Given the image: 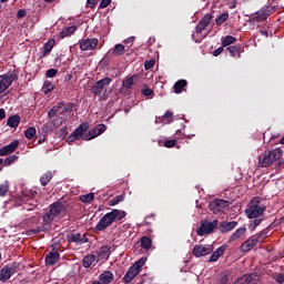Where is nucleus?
<instances>
[{"mask_svg":"<svg viewBox=\"0 0 284 284\" xmlns=\"http://www.w3.org/2000/svg\"><path fill=\"white\" fill-rule=\"evenodd\" d=\"M128 216V213L125 211H121L119 209H113L111 212L104 214L98 224L94 227V232H103V230H108L112 223L116 221H123Z\"/></svg>","mask_w":284,"mask_h":284,"instance_id":"obj_1","label":"nucleus"},{"mask_svg":"<svg viewBox=\"0 0 284 284\" xmlns=\"http://www.w3.org/2000/svg\"><path fill=\"white\" fill-rule=\"evenodd\" d=\"M265 210L266 206L263 204L261 197L255 196L250 201L245 214L247 219H260L265 214Z\"/></svg>","mask_w":284,"mask_h":284,"instance_id":"obj_2","label":"nucleus"},{"mask_svg":"<svg viewBox=\"0 0 284 284\" xmlns=\"http://www.w3.org/2000/svg\"><path fill=\"white\" fill-rule=\"evenodd\" d=\"M283 156V149L276 148L271 151H264V153L258 156V166L260 168H270V165L276 163L278 159Z\"/></svg>","mask_w":284,"mask_h":284,"instance_id":"obj_3","label":"nucleus"},{"mask_svg":"<svg viewBox=\"0 0 284 284\" xmlns=\"http://www.w3.org/2000/svg\"><path fill=\"white\" fill-rule=\"evenodd\" d=\"M13 81H19V75L14 71L0 75V94H3L12 85Z\"/></svg>","mask_w":284,"mask_h":284,"instance_id":"obj_4","label":"nucleus"},{"mask_svg":"<svg viewBox=\"0 0 284 284\" xmlns=\"http://www.w3.org/2000/svg\"><path fill=\"white\" fill-rule=\"evenodd\" d=\"M219 225V220H214L213 222L202 220L200 222V226L196 229L197 236H205V234H212L216 226Z\"/></svg>","mask_w":284,"mask_h":284,"instance_id":"obj_5","label":"nucleus"},{"mask_svg":"<svg viewBox=\"0 0 284 284\" xmlns=\"http://www.w3.org/2000/svg\"><path fill=\"white\" fill-rule=\"evenodd\" d=\"M273 12H276V7H263L261 10L253 13L252 19L256 21V23H263Z\"/></svg>","mask_w":284,"mask_h":284,"instance_id":"obj_6","label":"nucleus"},{"mask_svg":"<svg viewBox=\"0 0 284 284\" xmlns=\"http://www.w3.org/2000/svg\"><path fill=\"white\" fill-rule=\"evenodd\" d=\"M225 207H230V201L215 199L209 203V210L213 212V214L224 212Z\"/></svg>","mask_w":284,"mask_h":284,"instance_id":"obj_7","label":"nucleus"},{"mask_svg":"<svg viewBox=\"0 0 284 284\" xmlns=\"http://www.w3.org/2000/svg\"><path fill=\"white\" fill-rule=\"evenodd\" d=\"M90 128V124H88V122H84L82 124H80L74 132H72L69 136H68V143H74L75 141H79V139H81V136H84L83 134H85V132H88Z\"/></svg>","mask_w":284,"mask_h":284,"instance_id":"obj_8","label":"nucleus"},{"mask_svg":"<svg viewBox=\"0 0 284 284\" xmlns=\"http://www.w3.org/2000/svg\"><path fill=\"white\" fill-rule=\"evenodd\" d=\"M110 83H112V78H103L91 87V92L95 94V97H101V94H103V90L106 85H110Z\"/></svg>","mask_w":284,"mask_h":284,"instance_id":"obj_9","label":"nucleus"},{"mask_svg":"<svg viewBox=\"0 0 284 284\" xmlns=\"http://www.w3.org/2000/svg\"><path fill=\"white\" fill-rule=\"evenodd\" d=\"M193 256L196 258H201V256H207V254H212V247L210 245L197 244L192 250Z\"/></svg>","mask_w":284,"mask_h":284,"instance_id":"obj_10","label":"nucleus"},{"mask_svg":"<svg viewBox=\"0 0 284 284\" xmlns=\"http://www.w3.org/2000/svg\"><path fill=\"white\" fill-rule=\"evenodd\" d=\"M255 245H258V242H256L253 235L248 240H246L244 243L241 244L240 252L247 254V252H252V250H254Z\"/></svg>","mask_w":284,"mask_h":284,"instance_id":"obj_11","label":"nucleus"},{"mask_svg":"<svg viewBox=\"0 0 284 284\" xmlns=\"http://www.w3.org/2000/svg\"><path fill=\"white\" fill-rule=\"evenodd\" d=\"M19 148L18 140H13L10 144H7L0 149V156H8Z\"/></svg>","mask_w":284,"mask_h":284,"instance_id":"obj_12","label":"nucleus"},{"mask_svg":"<svg viewBox=\"0 0 284 284\" xmlns=\"http://www.w3.org/2000/svg\"><path fill=\"white\" fill-rule=\"evenodd\" d=\"M69 243H79L83 245L88 243L90 240L85 235H81V233H71L67 236Z\"/></svg>","mask_w":284,"mask_h":284,"instance_id":"obj_13","label":"nucleus"},{"mask_svg":"<svg viewBox=\"0 0 284 284\" xmlns=\"http://www.w3.org/2000/svg\"><path fill=\"white\" fill-rule=\"evenodd\" d=\"M99 45L98 39H85L80 42V50L88 51L94 50Z\"/></svg>","mask_w":284,"mask_h":284,"instance_id":"obj_14","label":"nucleus"},{"mask_svg":"<svg viewBox=\"0 0 284 284\" xmlns=\"http://www.w3.org/2000/svg\"><path fill=\"white\" fill-rule=\"evenodd\" d=\"M247 233V227L242 226L237 229L230 237H229V243H234L235 241H241L243 236Z\"/></svg>","mask_w":284,"mask_h":284,"instance_id":"obj_15","label":"nucleus"},{"mask_svg":"<svg viewBox=\"0 0 284 284\" xmlns=\"http://www.w3.org/2000/svg\"><path fill=\"white\" fill-rule=\"evenodd\" d=\"M225 250H227L225 245L217 247L210 256L209 263H216L225 254Z\"/></svg>","mask_w":284,"mask_h":284,"instance_id":"obj_16","label":"nucleus"},{"mask_svg":"<svg viewBox=\"0 0 284 284\" xmlns=\"http://www.w3.org/2000/svg\"><path fill=\"white\" fill-rule=\"evenodd\" d=\"M139 276V273L136 272V267L130 266L125 275L123 276L122 281L126 284L132 283L134 278Z\"/></svg>","mask_w":284,"mask_h":284,"instance_id":"obj_17","label":"nucleus"},{"mask_svg":"<svg viewBox=\"0 0 284 284\" xmlns=\"http://www.w3.org/2000/svg\"><path fill=\"white\" fill-rule=\"evenodd\" d=\"M236 225H239V222L236 221H232V222H222L220 225V232L222 234H225L227 232H232V230H234L236 227Z\"/></svg>","mask_w":284,"mask_h":284,"instance_id":"obj_18","label":"nucleus"},{"mask_svg":"<svg viewBox=\"0 0 284 284\" xmlns=\"http://www.w3.org/2000/svg\"><path fill=\"white\" fill-rule=\"evenodd\" d=\"M49 212L54 215V217H59L61 212H63V203L54 202L50 204Z\"/></svg>","mask_w":284,"mask_h":284,"instance_id":"obj_19","label":"nucleus"},{"mask_svg":"<svg viewBox=\"0 0 284 284\" xmlns=\"http://www.w3.org/2000/svg\"><path fill=\"white\" fill-rule=\"evenodd\" d=\"M59 258H61V254H59V252L57 251H52L47 254L45 263L47 265H54L59 261Z\"/></svg>","mask_w":284,"mask_h":284,"instance_id":"obj_20","label":"nucleus"},{"mask_svg":"<svg viewBox=\"0 0 284 284\" xmlns=\"http://www.w3.org/2000/svg\"><path fill=\"white\" fill-rule=\"evenodd\" d=\"M101 284H110L114 281V273L110 271H105L99 276Z\"/></svg>","mask_w":284,"mask_h":284,"instance_id":"obj_21","label":"nucleus"},{"mask_svg":"<svg viewBox=\"0 0 284 284\" xmlns=\"http://www.w3.org/2000/svg\"><path fill=\"white\" fill-rule=\"evenodd\" d=\"M110 250H112V247L109 246V245L101 246V247L99 248V251H98V258H99L100 261H103V260H105V258H110V254H111V251H110Z\"/></svg>","mask_w":284,"mask_h":284,"instance_id":"obj_22","label":"nucleus"},{"mask_svg":"<svg viewBox=\"0 0 284 284\" xmlns=\"http://www.w3.org/2000/svg\"><path fill=\"white\" fill-rule=\"evenodd\" d=\"M57 41L54 39L49 40L48 42H45V44L43 45L40 59H43V57H45V54H50V52H52V48H54Z\"/></svg>","mask_w":284,"mask_h":284,"instance_id":"obj_23","label":"nucleus"},{"mask_svg":"<svg viewBox=\"0 0 284 284\" xmlns=\"http://www.w3.org/2000/svg\"><path fill=\"white\" fill-rule=\"evenodd\" d=\"M19 123H21V115L14 114L8 118L7 125L9 128H19Z\"/></svg>","mask_w":284,"mask_h":284,"instance_id":"obj_24","label":"nucleus"},{"mask_svg":"<svg viewBox=\"0 0 284 284\" xmlns=\"http://www.w3.org/2000/svg\"><path fill=\"white\" fill-rule=\"evenodd\" d=\"M268 234H270V229H264L257 234L253 235V237L257 243H265V239H267Z\"/></svg>","mask_w":284,"mask_h":284,"instance_id":"obj_25","label":"nucleus"},{"mask_svg":"<svg viewBox=\"0 0 284 284\" xmlns=\"http://www.w3.org/2000/svg\"><path fill=\"white\" fill-rule=\"evenodd\" d=\"M172 111H166L162 116L155 119V123H172Z\"/></svg>","mask_w":284,"mask_h":284,"instance_id":"obj_26","label":"nucleus"},{"mask_svg":"<svg viewBox=\"0 0 284 284\" xmlns=\"http://www.w3.org/2000/svg\"><path fill=\"white\" fill-rule=\"evenodd\" d=\"M226 52H229L231 57H239V59H241V52H243V48L231 45L226 48Z\"/></svg>","mask_w":284,"mask_h":284,"instance_id":"obj_27","label":"nucleus"},{"mask_svg":"<svg viewBox=\"0 0 284 284\" xmlns=\"http://www.w3.org/2000/svg\"><path fill=\"white\" fill-rule=\"evenodd\" d=\"M53 174H52V171H47L45 173H43L41 176H40V183L43 187H45V185H48V183H50V181H52L53 179Z\"/></svg>","mask_w":284,"mask_h":284,"instance_id":"obj_28","label":"nucleus"},{"mask_svg":"<svg viewBox=\"0 0 284 284\" xmlns=\"http://www.w3.org/2000/svg\"><path fill=\"white\" fill-rule=\"evenodd\" d=\"M264 221H265V217H255L251 220L248 223V230L251 232H254L258 227V225H261V223H263Z\"/></svg>","mask_w":284,"mask_h":284,"instance_id":"obj_29","label":"nucleus"},{"mask_svg":"<svg viewBox=\"0 0 284 284\" xmlns=\"http://www.w3.org/2000/svg\"><path fill=\"white\" fill-rule=\"evenodd\" d=\"M134 79H136V75L125 78L122 81V90H132V87L134 85Z\"/></svg>","mask_w":284,"mask_h":284,"instance_id":"obj_30","label":"nucleus"},{"mask_svg":"<svg viewBox=\"0 0 284 284\" xmlns=\"http://www.w3.org/2000/svg\"><path fill=\"white\" fill-rule=\"evenodd\" d=\"M12 276V273L10 272V268L7 266L2 267L0 270V281L6 283V281H10V277Z\"/></svg>","mask_w":284,"mask_h":284,"instance_id":"obj_31","label":"nucleus"},{"mask_svg":"<svg viewBox=\"0 0 284 284\" xmlns=\"http://www.w3.org/2000/svg\"><path fill=\"white\" fill-rule=\"evenodd\" d=\"M187 87V80H179L174 83V92L175 94H181L183 92V88Z\"/></svg>","mask_w":284,"mask_h":284,"instance_id":"obj_32","label":"nucleus"},{"mask_svg":"<svg viewBox=\"0 0 284 284\" xmlns=\"http://www.w3.org/2000/svg\"><path fill=\"white\" fill-rule=\"evenodd\" d=\"M74 32H77V26L68 27L61 31L59 39H65V37H70V34H74Z\"/></svg>","mask_w":284,"mask_h":284,"instance_id":"obj_33","label":"nucleus"},{"mask_svg":"<svg viewBox=\"0 0 284 284\" xmlns=\"http://www.w3.org/2000/svg\"><path fill=\"white\" fill-rule=\"evenodd\" d=\"M97 261V256L93 254H89L87 256L83 257L82 260V265L88 268L92 266V263H94Z\"/></svg>","mask_w":284,"mask_h":284,"instance_id":"obj_34","label":"nucleus"},{"mask_svg":"<svg viewBox=\"0 0 284 284\" xmlns=\"http://www.w3.org/2000/svg\"><path fill=\"white\" fill-rule=\"evenodd\" d=\"M63 108V102L58 103L57 105L52 106L48 112L49 119H54L57 116V112Z\"/></svg>","mask_w":284,"mask_h":284,"instance_id":"obj_35","label":"nucleus"},{"mask_svg":"<svg viewBox=\"0 0 284 284\" xmlns=\"http://www.w3.org/2000/svg\"><path fill=\"white\" fill-rule=\"evenodd\" d=\"M99 136V133L97 131V126L89 130V132L82 138L83 141H92V139H97Z\"/></svg>","mask_w":284,"mask_h":284,"instance_id":"obj_36","label":"nucleus"},{"mask_svg":"<svg viewBox=\"0 0 284 284\" xmlns=\"http://www.w3.org/2000/svg\"><path fill=\"white\" fill-rule=\"evenodd\" d=\"M141 243V247H143V250H150V247H152V239L148 237V236H142L140 240Z\"/></svg>","mask_w":284,"mask_h":284,"instance_id":"obj_37","label":"nucleus"},{"mask_svg":"<svg viewBox=\"0 0 284 284\" xmlns=\"http://www.w3.org/2000/svg\"><path fill=\"white\" fill-rule=\"evenodd\" d=\"M112 52H113L114 57H121L125 52V45L118 43L114 45Z\"/></svg>","mask_w":284,"mask_h":284,"instance_id":"obj_38","label":"nucleus"},{"mask_svg":"<svg viewBox=\"0 0 284 284\" xmlns=\"http://www.w3.org/2000/svg\"><path fill=\"white\" fill-rule=\"evenodd\" d=\"M24 136L29 141H32L34 136H37V129L34 126H30L24 131Z\"/></svg>","mask_w":284,"mask_h":284,"instance_id":"obj_39","label":"nucleus"},{"mask_svg":"<svg viewBox=\"0 0 284 284\" xmlns=\"http://www.w3.org/2000/svg\"><path fill=\"white\" fill-rule=\"evenodd\" d=\"M123 201H125V196L116 195L109 201V205L110 207H114V205H119V203H123Z\"/></svg>","mask_w":284,"mask_h":284,"instance_id":"obj_40","label":"nucleus"},{"mask_svg":"<svg viewBox=\"0 0 284 284\" xmlns=\"http://www.w3.org/2000/svg\"><path fill=\"white\" fill-rule=\"evenodd\" d=\"M54 215L48 211L43 216H42V223L43 225H50V223H52V221H54Z\"/></svg>","mask_w":284,"mask_h":284,"instance_id":"obj_41","label":"nucleus"},{"mask_svg":"<svg viewBox=\"0 0 284 284\" xmlns=\"http://www.w3.org/2000/svg\"><path fill=\"white\" fill-rule=\"evenodd\" d=\"M232 43H236V38L234 36H226L222 40L223 48H227V45H232Z\"/></svg>","mask_w":284,"mask_h":284,"instance_id":"obj_42","label":"nucleus"},{"mask_svg":"<svg viewBox=\"0 0 284 284\" xmlns=\"http://www.w3.org/2000/svg\"><path fill=\"white\" fill-rule=\"evenodd\" d=\"M42 90L44 94H50V92L54 90V84H52V82H50L49 80H45Z\"/></svg>","mask_w":284,"mask_h":284,"instance_id":"obj_43","label":"nucleus"},{"mask_svg":"<svg viewBox=\"0 0 284 284\" xmlns=\"http://www.w3.org/2000/svg\"><path fill=\"white\" fill-rule=\"evenodd\" d=\"M230 19V13L225 12L220 14L216 19H215V23L216 26H223V23H225V21H227Z\"/></svg>","mask_w":284,"mask_h":284,"instance_id":"obj_44","label":"nucleus"},{"mask_svg":"<svg viewBox=\"0 0 284 284\" xmlns=\"http://www.w3.org/2000/svg\"><path fill=\"white\" fill-rule=\"evenodd\" d=\"M7 267L9 270V272L12 274H17L19 267H21V263L19 262H12L10 264H7Z\"/></svg>","mask_w":284,"mask_h":284,"instance_id":"obj_45","label":"nucleus"},{"mask_svg":"<svg viewBox=\"0 0 284 284\" xmlns=\"http://www.w3.org/2000/svg\"><path fill=\"white\" fill-rule=\"evenodd\" d=\"M81 203H92L94 201V193H88L80 196Z\"/></svg>","mask_w":284,"mask_h":284,"instance_id":"obj_46","label":"nucleus"},{"mask_svg":"<svg viewBox=\"0 0 284 284\" xmlns=\"http://www.w3.org/2000/svg\"><path fill=\"white\" fill-rule=\"evenodd\" d=\"M9 191H10V184L8 183V181L0 184V196H6V194H8Z\"/></svg>","mask_w":284,"mask_h":284,"instance_id":"obj_47","label":"nucleus"},{"mask_svg":"<svg viewBox=\"0 0 284 284\" xmlns=\"http://www.w3.org/2000/svg\"><path fill=\"white\" fill-rule=\"evenodd\" d=\"M212 21V13H206L201 20L200 22L203 24L204 28H207V26L211 23Z\"/></svg>","mask_w":284,"mask_h":284,"instance_id":"obj_48","label":"nucleus"},{"mask_svg":"<svg viewBox=\"0 0 284 284\" xmlns=\"http://www.w3.org/2000/svg\"><path fill=\"white\" fill-rule=\"evenodd\" d=\"M141 92L144 97H152L154 94V90L150 89L148 85H144V88L141 89Z\"/></svg>","mask_w":284,"mask_h":284,"instance_id":"obj_49","label":"nucleus"},{"mask_svg":"<svg viewBox=\"0 0 284 284\" xmlns=\"http://www.w3.org/2000/svg\"><path fill=\"white\" fill-rule=\"evenodd\" d=\"M17 159H19L18 155H10V156H8L2 163H3L6 166L12 165V163H13L14 161H17Z\"/></svg>","mask_w":284,"mask_h":284,"instance_id":"obj_50","label":"nucleus"},{"mask_svg":"<svg viewBox=\"0 0 284 284\" xmlns=\"http://www.w3.org/2000/svg\"><path fill=\"white\" fill-rule=\"evenodd\" d=\"M143 265H145V260L141 258L136 261L131 267H135L136 272L139 273L141 272V267H143Z\"/></svg>","mask_w":284,"mask_h":284,"instance_id":"obj_51","label":"nucleus"},{"mask_svg":"<svg viewBox=\"0 0 284 284\" xmlns=\"http://www.w3.org/2000/svg\"><path fill=\"white\" fill-rule=\"evenodd\" d=\"M58 73H59V70H57V69H49L45 72V77H48L49 79H52V78L57 77Z\"/></svg>","mask_w":284,"mask_h":284,"instance_id":"obj_52","label":"nucleus"},{"mask_svg":"<svg viewBox=\"0 0 284 284\" xmlns=\"http://www.w3.org/2000/svg\"><path fill=\"white\" fill-rule=\"evenodd\" d=\"M95 130L98 132V136H101V134H103V132H105V130H108V126H105V124H98L95 126Z\"/></svg>","mask_w":284,"mask_h":284,"instance_id":"obj_53","label":"nucleus"},{"mask_svg":"<svg viewBox=\"0 0 284 284\" xmlns=\"http://www.w3.org/2000/svg\"><path fill=\"white\" fill-rule=\"evenodd\" d=\"M155 63H156V61H154V60H146L144 62L145 70H152V68H154Z\"/></svg>","mask_w":284,"mask_h":284,"instance_id":"obj_54","label":"nucleus"},{"mask_svg":"<svg viewBox=\"0 0 284 284\" xmlns=\"http://www.w3.org/2000/svg\"><path fill=\"white\" fill-rule=\"evenodd\" d=\"M164 148H174L176 145V140H166L163 142Z\"/></svg>","mask_w":284,"mask_h":284,"instance_id":"obj_55","label":"nucleus"},{"mask_svg":"<svg viewBox=\"0 0 284 284\" xmlns=\"http://www.w3.org/2000/svg\"><path fill=\"white\" fill-rule=\"evenodd\" d=\"M204 30H205V27H204V26L202 24V22L200 21V22L196 24V28H195L196 34H201Z\"/></svg>","mask_w":284,"mask_h":284,"instance_id":"obj_56","label":"nucleus"},{"mask_svg":"<svg viewBox=\"0 0 284 284\" xmlns=\"http://www.w3.org/2000/svg\"><path fill=\"white\" fill-rule=\"evenodd\" d=\"M230 281V275L227 274H222L221 277H220V283L221 284H227Z\"/></svg>","mask_w":284,"mask_h":284,"instance_id":"obj_57","label":"nucleus"},{"mask_svg":"<svg viewBox=\"0 0 284 284\" xmlns=\"http://www.w3.org/2000/svg\"><path fill=\"white\" fill-rule=\"evenodd\" d=\"M26 14H28V11H26V9H20L17 12V19H23V17H26Z\"/></svg>","mask_w":284,"mask_h":284,"instance_id":"obj_58","label":"nucleus"},{"mask_svg":"<svg viewBox=\"0 0 284 284\" xmlns=\"http://www.w3.org/2000/svg\"><path fill=\"white\" fill-rule=\"evenodd\" d=\"M223 50H225V47H219L217 49H215L214 51H213V57H220L221 55V53L223 52Z\"/></svg>","mask_w":284,"mask_h":284,"instance_id":"obj_59","label":"nucleus"},{"mask_svg":"<svg viewBox=\"0 0 284 284\" xmlns=\"http://www.w3.org/2000/svg\"><path fill=\"white\" fill-rule=\"evenodd\" d=\"M74 109V104L73 103H69L67 106H64L62 109V114H65V112H70Z\"/></svg>","mask_w":284,"mask_h":284,"instance_id":"obj_60","label":"nucleus"},{"mask_svg":"<svg viewBox=\"0 0 284 284\" xmlns=\"http://www.w3.org/2000/svg\"><path fill=\"white\" fill-rule=\"evenodd\" d=\"M59 134L65 139V136H68V126H62L59 131Z\"/></svg>","mask_w":284,"mask_h":284,"instance_id":"obj_61","label":"nucleus"},{"mask_svg":"<svg viewBox=\"0 0 284 284\" xmlns=\"http://www.w3.org/2000/svg\"><path fill=\"white\" fill-rule=\"evenodd\" d=\"M97 3V0H87V8H95Z\"/></svg>","mask_w":284,"mask_h":284,"instance_id":"obj_62","label":"nucleus"},{"mask_svg":"<svg viewBox=\"0 0 284 284\" xmlns=\"http://www.w3.org/2000/svg\"><path fill=\"white\" fill-rule=\"evenodd\" d=\"M110 3H112V0H101L100 2V8H108V6H110Z\"/></svg>","mask_w":284,"mask_h":284,"instance_id":"obj_63","label":"nucleus"},{"mask_svg":"<svg viewBox=\"0 0 284 284\" xmlns=\"http://www.w3.org/2000/svg\"><path fill=\"white\" fill-rule=\"evenodd\" d=\"M276 282L280 283V284H283V283H284V273H280V274L276 276Z\"/></svg>","mask_w":284,"mask_h":284,"instance_id":"obj_64","label":"nucleus"}]
</instances>
